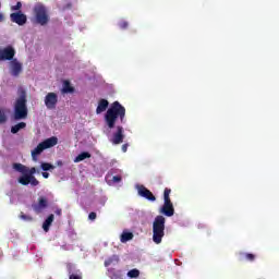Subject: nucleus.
<instances>
[{
    "mask_svg": "<svg viewBox=\"0 0 279 279\" xmlns=\"http://www.w3.org/2000/svg\"><path fill=\"white\" fill-rule=\"evenodd\" d=\"M21 8H23V3L17 2L16 5H13V7L11 8V10L16 11V10H20Z\"/></svg>",
    "mask_w": 279,
    "mask_h": 279,
    "instance_id": "obj_33",
    "label": "nucleus"
},
{
    "mask_svg": "<svg viewBox=\"0 0 279 279\" xmlns=\"http://www.w3.org/2000/svg\"><path fill=\"white\" fill-rule=\"evenodd\" d=\"M43 178H45L47 180V178H49V172H43Z\"/></svg>",
    "mask_w": 279,
    "mask_h": 279,
    "instance_id": "obj_37",
    "label": "nucleus"
},
{
    "mask_svg": "<svg viewBox=\"0 0 279 279\" xmlns=\"http://www.w3.org/2000/svg\"><path fill=\"white\" fill-rule=\"evenodd\" d=\"M14 56H16V50L14 47L7 46L5 48L0 49V61L5 62V60H14Z\"/></svg>",
    "mask_w": 279,
    "mask_h": 279,
    "instance_id": "obj_7",
    "label": "nucleus"
},
{
    "mask_svg": "<svg viewBox=\"0 0 279 279\" xmlns=\"http://www.w3.org/2000/svg\"><path fill=\"white\" fill-rule=\"evenodd\" d=\"M54 213H56V215H58V217L62 216V209H57Z\"/></svg>",
    "mask_w": 279,
    "mask_h": 279,
    "instance_id": "obj_36",
    "label": "nucleus"
},
{
    "mask_svg": "<svg viewBox=\"0 0 279 279\" xmlns=\"http://www.w3.org/2000/svg\"><path fill=\"white\" fill-rule=\"evenodd\" d=\"M108 106H110V102L104 98H101L98 101V106L96 108V114H101V112H106L108 110Z\"/></svg>",
    "mask_w": 279,
    "mask_h": 279,
    "instance_id": "obj_16",
    "label": "nucleus"
},
{
    "mask_svg": "<svg viewBox=\"0 0 279 279\" xmlns=\"http://www.w3.org/2000/svg\"><path fill=\"white\" fill-rule=\"evenodd\" d=\"M35 173H36V167L27 168L26 174H28V175H34Z\"/></svg>",
    "mask_w": 279,
    "mask_h": 279,
    "instance_id": "obj_32",
    "label": "nucleus"
},
{
    "mask_svg": "<svg viewBox=\"0 0 279 279\" xmlns=\"http://www.w3.org/2000/svg\"><path fill=\"white\" fill-rule=\"evenodd\" d=\"M169 195H171V189L166 187L163 191V206L160 209L161 215H165V217H173L175 215V209Z\"/></svg>",
    "mask_w": 279,
    "mask_h": 279,
    "instance_id": "obj_6",
    "label": "nucleus"
},
{
    "mask_svg": "<svg viewBox=\"0 0 279 279\" xmlns=\"http://www.w3.org/2000/svg\"><path fill=\"white\" fill-rule=\"evenodd\" d=\"M86 158H90V153L83 151L75 157L74 162H82V160H86Z\"/></svg>",
    "mask_w": 279,
    "mask_h": 279,
    "instance_id": "obj_23",
    "label": "nucleus"
},
{
    "mask_svg": "<svg viewBox=\"0 0 279 279\" xmlns=\"http://www.w3.org/2000/svg\"><path fill=\"white\" fill-rule=\"evenodd\" d=\"M43 171H51L52 169H56V166L49 163V162H41L40 165Z\"/></svg>",
    "mask_w": 279,
    "mask_h": 279,
    "instance_id": "obj_27",
    "label": "nucleus"
},
{
    "mask_svg": "<svg viewBox=\"0 0 279 279\" xmlns=\"http://www.w3.org/2000/svg\"><path fill=\"white\" fill-rule=\"evenodd\" d=\"M33 12L35 21L38 23V25L45 26L47 23H49V11H47V7H45V4H35Z\"/></svg>",
    "mask_w": 279,
    "mask_h": 279,
    "instance_id": "obj_5",
    "label": "nucleus"
},
{
    "mask_svg": "<svg viewBox=\"0 0 279 279\" xmlns=\"http://www.w3.org/2000/svg\"><path fill=\"white\" fill-rule=\"evenodd\" d=\"M11 71H12V75L17 77V75H21V72L23 71V64H21L19 60L13 59L11 61Z\"/></svg>",
    "mask_w": 279,
    "mask_h": 279,
    "instance_id": "obj_15",
    "label": "nucleus"
},
{
    "mask_svg": "<svg viewBox=\"0 0 279 279\" xmlns=\"http://www.w3.org/2000/svg\"><path fill=\"white\" fill-rule=\"evenodd\" d=\"M47 206H49V203L47 202V198L45 197H39L38 198V204H33L32 208L33 210L37 214L40 215V213H43V210H45V208H47Z\"/></svg>",
    "mask_w": 279,
    "mask_h": 279,
    "instance_id": "obj_14",
    "label": "nucleus"
},
{
    "mask_svg": "<svg viewBox=\"0 0 279 279\" xmlns=\"http://www.w3.org/2000/svg\"><path fill=\"white\" fill-rule=\"evenodd\" d=\"M21 119H27V98L23 93L15 102L14 120L21 121Z\"/></svg>",
    "mask_w": 279,
    "mask_h": 279,
    "instance_id": "obj_4",
    "label": "nucleus"
},
{
    "mask_svg": "<svg viewBox=\"0 0 279 279\" xmlns=\"http://www.w3.org/2000/svg\"><path fill=\"white\" fill-rule=\"evenodd\" d=\"M113 279H121L123 278V271L121 270H109Z\"/></svg>",
    "mask_w": 279,
    "mask_h": 279,
    "instance_id": "obj_26",
    "label": "nucleus"
},
{
    "mask_svg": "<svg viewBox=\"0 0 279 279\" xmlns=\"http://www.w3.org/2000/svg\"><path fill=\"white\" fill-rule=\"evenodd\" d=\"M124 138H125V134H124L123 126L118 125L116 128V132L112 133V137L110 142L112 143V145H121Z\"/></svg>",
    "mask_w": 279,
    "mask_h": 279,
    "instance_id": "obj_8",
    "label": "nucleus"
},
{
    "mask_svg": "<svg viewBox=\"0 0 279 279\" xmlns=\"http://www.w3.org/2000/svg\"><path fill=\"white\" fill-rule=\"evenodd\" d=\"M58 145V137L52 136L44 142L39 143L36 148L32 150V158L34 162L38 161V156L45 151V149H51V147H56Z\"/></svg>",
    "mask_w": 279,
    "mask_h": 279,
    "instance_id": "obj_3",
    "label": "nucleus"
},
{
    "mask_svg": "<svg viewBox=\"0 0 279 279\" xmlns=\"http://www.w3.org/2000/svg\"><path fill=\"white\" fill-rule=\"evenodd\" d=\"M45 106L48 110H56V106H58V94L48 93L45 97Z\"/></svg>",
    "mask_w": 279,
    "mask_h": 279,
    "instance_id": "obj_10",
    "label": "nucleus"
},
{
    "mask_svg": "<svg viewBox=\"0 0 279 279\" xmlns=\"http://www.w3.org/2000/svg\"><path fill=\"white\" fill-rule=\"evenodd\" d=\"M128 147H129V145L128 144H123L122 145V151L125 154V151H128Z\"/></svg>",
    "mask_w": 279,
    "mask_h": 279,
    "instance_id": "obj_35",
    "label": "nucleus"
},
{
    "mask_svg": "<svg viewBox=\"0 0 279 279\" xmlns=\"http://www.w3.org/2000/svg\"><path fill=\"white\" fill-rule=\"evenodd\" d=\"M25 128H27V123L20 122L11 128V133L19 134V132H21V130H25Z\"/></svg>",
    "mask_w": 279,
    "mask_h": 279,
    "instance_id": "obj_18",
    "label": "nucleus"
},
{
    "mask_svg": "<svg viewBox=\"0 0 279 279\" xmlns=\"http://www.w3.org/2000/svg\"><path fill=\"white\" fill-rule=\"evenodd\" d=\"M62 93L69 94V93H75V88L71 86V82L64 81Z\"/></svg>",
    "mask_w": 279,
    "mask_h": 279,
    "instance_id": "obj_21",
    "label": "nucleus"
},
{
    "mask_svg": "<svg viewBox=\"0 0 279 279\" xmlns=\"http://www.w3.org/2000/svg\"><path fill=\"white\" fill-rule=\"evenodd\" d=\"M53 219H54L53 214H50V215L48 216V218L44 221V223H43V229H44L46 232H49V228H51V223H53Z\"/></svg>",
    "mask_w": 279,
    "mask_h": 279,
    "instance_id": "obj_19",
    "label": "nucleus"
},
{
    "mask_svg": "<svg viewBox=\"0 0 279 279\" xmlns=\"http://www.w3.org/2000/svg\"><path fill=\"white\" fill-rule=\"evenodd\" d=\"M19 183L22 184V186H27L28 184H31L32 186H38V184H40L36 177L28 175L27 172L19 178Z\"/></svg>",
    "mask_w": 279,
    "mask_h": 279,
    "instance_id": "obj_9",
    "label": "nucleus"
},
{
    "mask_svg": "<svg viewBox=\"0 0 279 279\" xmlns=\"http://www.w3.org/2000/svg\"><path fill=\"white\" fill-rule=\"evenodd\" d=\"M137 193L140 197H144V199H148V202H156V196L151 191L147 190L145 185H137Z\"/></svg>",
    "mask_w": 279,
    "mask_h": 279,
    "instance_id": "obj_11",
    "label": "nucleus"
},
{
    "mask_svg": "<svg viewBox=\"0 0 279 279\" xmlns=\"http://www.w3.org/2000/svg\"><path fill=\"white\" fill-rule=\"evenodd\" d=\"M121 180H122L121 175H114V177L112 178V182H116V183L121 182Z\"/></svg>",
    "mask_w": 279,
    "mask_h": 279,
    "instance_id": "obj_34",
    "label": "nucleus"
},
{
    "mask_svg": "<svg viewBox=\"0 0 279 279\" xmlns=\"http://www.w3.org/2000/svg\"><path fill=\"white\" fill-rule=\"evenodd\" d=\"M166 219L163 216H156L153 222V241L156 245H160L162 243V239L165 238V223Z\"/></svg>",
    "mask_w": 279,
    "mask_h": 279,
    "instance_id": "obj_2",
    "label": "nucleus"
},
{
    "mask_svg": "<svg viewBox=\"0 0 279 279\" xmlns=\"http://www.w3.org/2000/svg\"><path fill=\"white\" fill-rule=\"evenodd\" d=\"M5 17L3 16V13H0V23H2V21H4Z\"/></svg>",
    "mask_w": 279,
    "mask_h": 279,
    "instance_id": "obj_38",
    "label": "nucleus"
},
{
    "mask_svg": "<svg viewBox=\"0 0 279 279\" xmlns=\"http://www.w3.org/2000/svg\"><path fill=\"white\" fill-rule=\"evenodd\" d=\"M13 169L22 174L27 173V166L23 163H13Z\"/></svg>",
    "mask_w": 279,
    "mask_h": 279,
    "instance_id": "obj_22",
    "label": "nucleus"
},
{
    "mask_svg": "<svg viewBox=\"0 0 279 279\" xmlns=\"http://www.w3.org/2000/svg\"><path fill=\"white\" fill-rule=\"evenodd\" d=\"M112 263H119V256L118 255H112L111 257L107 258L105 260V267H110Z\"/></svg>",
    "mask_w": 279,
    "mask_h": 279,
    "instance_id": "obj_24",
    "label": "nucleus"
},
{
    "mask_svg": "<svg viewBox=\"0 0 279 279\" xmlns=\"http://www.w3.org/2000/svg\"><path fill=\"white\" fill-rule=\"evenodd\" d=\"M134 239L133 232H123L121 234L120 241L121 243H128V241H132Z\"/></svg>",
    "mask_w": 279,
    "mask_h": 279,
    "instance_id": "obj_20",
    "label": "nucleus"
},
{
    "mask_svg": "<svg viewBox=\"0 0 279 279\" xmlns=\"http://www.w3.org/2000/svg\"><path fill=\"white\" fill-rule=\"evenodd\" d=\"M119 27H120V29H128L129 24H128L126 21H123V22H120V23H119Z\"/></svg>",
    "mask_w": 279,
    "mask_h": 279,
    "instance_id": "obj_30",
    "label": "nucleus"
},
{
    "mask_svg": "<svg viewBox=\"0 0 279 279\" xmlns=\"http://www.w3.org/2000/svg\"><path fill=\"white\" fill-rule=\"evenodd\" d=\"M10 19L12 23H16V25L20 26L25 25V23H27V15L21 12L11 13Z\"/></svg>",
    "mask_w": 279,
    "mask_h": 279,
    "instance_id": "obj_13",
    "label": "nucleus"
},
{
    "mask_svg": "<svg viewBox=\"0 0 279 279\" xmlns=\"http://www.w3.org/2000/svg\"><path fill=\"white\" fill-rule=\"evenodd\" d=\"M8 116H5V111L3 109H0V124L7 123Z\"/></svg>",
    "mask_w": 279,
    "mask_h": 279,
    "instance_id": "obj_28",
    "label": "nucleus"
},
{
    "mask_svg": "<svg viewBox=\"0 0 279 279\" xmlns=\"http://www.w3.org/2000/svg\"><path fill=\"white\" fill-rule=\"evenodd\" d=\"M141 276V270L134 268L128 271V277L129 278H138Z\"/></svg>",
    "mask_w": 279,
    "mask_h": 279,
    "instance_id": "obj_25",
    "label": "nucleus"
},
{
    "mask_svg": "<svg viewBox=\"0 0 279 279\" xmlns=\"http://www.w3.org/2000/svg\"><path fill=\"white\" fill-rule=\"evenodd\" d=\"M117 119H120L121 123L125 122V107L119 101H114L105 114V123L109 130L117 125Z\"/></svg>",
    "mask_w": 279,
    "mask_h": 279,
    "instance_id": "obj_1",
    "label": "nucleus"
},
{
    "mask_svg": "<svg viewBox=\"0 0 279 279\" xmlns=\"http://www.w3.org/2000/svg\"><path fill=\"white\" fill-rule=\"evenodd\" d=\"M20 219H22L23 221H34V217L25 215V213L20 214Z\"/></svg>",
    "mask_w": 279,
    "mask_h": 279,
    "instance_id": "obj_29",
    "label": "nucleus"
},
{
    "mask_svg": "<svg viewBox=\"0 0 279 279\" xmlns=\"http://www.w3.org/2000/svg\"><path fill=\"white\" fill-rule=\"evenodd\" d=\"M239 260H248V263H254V260H256V255L252 253H240Z\"/></svg>",
    "mask_w": 279,
    "mask_h": 279,
    "instance_id": "obj_17",
    "label": "nucleus"
},
{
    "mask_svg": "<svg viewBox=\"0 0 279 279\" xmlns=\"http://www.w3.org/2000/svg\"><path fill=\"white\" fill-rule=\"evenodd\" d=\"M88 219L90 221H95V219H97V213H95V211L89 213Z\"/></svg>",
    "mask_w": 279,
    "mask_h": 279,
    "instance_id": "obj_31",
    "label": "nucleus"
},
{
    "mask_svg": "<svg viewBox=\"0 0 279 279\" xmlns=\"http://www.w3.org/2000/svg\"><path fill=\"white\" fill-rule=\"evenodd\" d=\"M66 271L69 274V279H83L82 270L75 268V265L68 263Z\"/></svg>",
    "mask_w": 279,
    "mask_h": 279,
    "instance_id": "obj_12",
    "label": "nucleus"
}]
</instances>
